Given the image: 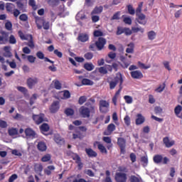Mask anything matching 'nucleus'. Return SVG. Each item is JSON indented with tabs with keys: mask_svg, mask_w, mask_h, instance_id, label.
I'll list each match as a JSON object with an SVG mask.
<instances>
[{
	"mask_svg": "<svg viewBox=\"0 0 182 182\" xmlns=\"http://www.w3.org/2000/svg\"><path fill=\"white\" fill-rule=\"evenodd\" d=\"M95 112V107L91 106L89 108L85 107H81L80 108V113L82 114V117H89L90 116V112L93 113Z\"/></svg>",
	"mask_w": 182,
	"mask_h": 182,
	"instance_id": "nucleus-1",
	"label": "nucleus"
},
{
	"mask_svg": "<svg viewBox=\"0 0 182 182\" xmlns=\"http://www.w3.org/2000/svg\"><path fill=\"white\" fill-rule=\"evenodd\" d=\"M119 82V87L123 85V75H122L120 73L117 74V76L115 77V80L114 81H111L109 82V87L110 89H114L116 87V85Z\"/></svg>",
	"mask_w": 182,
	"mask_h": 182,
	"instance_id": "nucleus-2",
	"label": "nucleus"
},
{
	"mask_svg": "<svg viewBox=\"0 0 182 182\" xmlns=\"http://www.w3.org/2000/svg\"><path fill=\"white\" fill-rule=\"evenodd\" d=\"M70 98V92L68 90H64L59 92L57 95H55V99L66 100V99Z\"/></svg>",
	"mask_w": 182,
	"mask_h": 182,
	"instance_id": "nucleus-3",
	"label": "nucleus"
},
{
	"mask_svg": "<svg viewBox=\"0 0 182 182\" xmlns=\"http://www.w3.org/2000/svg\"><path fill=\"white\" fill-rule=\"evenodd\" d=\"M109 102L106 100H101L100 102V110L102 113H107L109 112Z\"/></svg>",
	"mask_w": 182,
	"mask_h": 182,
	"instance_id": "nucleus-4",
	"label": "nucleus"
},
{
	"mask_svg": "<svg viewBox=\"0 0 182 182\" xmlns=\"http://www.w3.org/2000/svg\"><path fill=\"white\" fill-rule=\"evenodd\" d=\"M24 133L27 139H35V137H37L36 132L31 128H26Z\"/></svg>",
	"mask_w": 182,
	"mask_h": 182,
	"instance_id": "nucleus-5",
	"label": "nucleus"
},
{
	"mask_svg": "<svg viewBox=\"0 0 182 182\" xmlns=\"http://www.w3.org/2000/svg\"><path fill=\"white\" fill-rule=\"evenodd\" d=\"M115 180L117 182H126V180H127L126 173L123 172L117 173L115 175Z\"/></svg>",
	"mask_w": 182,
	"mask_h": 182,
	"instance_id": "nucleus-6",
	"label": "nucleus"
},
{
	"mask_svg": "<svg viewBox=\"0 0 182 182\" xmlns=\"http://www.w3.org/2000/svg\"><path fill=\"white\" fill-rule=\"evenodd\" d=\"M106 45V39L104 38H99L98 41L95 43V46H97L98 50H102L105 46Z\"/></svg>",
	"mask_w": 182,
	"mask_h": 182,
	"instance_id": "nucleus-7",
	"label": "nucleus"
},
{
	"mask_svg": "<svg viewBox=\"0 0 182 182\" xmlns=\"http://www.w3.org/2000/svg\"><path fill=\"white\" fill-rule=\"evenodd\" d=\"M60 105H59V101H54L50 106L49 110L50 113H56L59 110Z\"/></svg>",
	"mask_w": 182,
	"mask_h": 182,
	"instance_id": "nucleus-8",
	"label": "nucleus"
},
{
	"mask_svg": "<svg viewBox=\"0 0 182 182\" xmlns=\"http://www.w3.org/2000/svg\"><path fill=\"white\" fill-rule=\"evenodd\" d=\"M39 80L36 77H30L27 80V85L29 89H33L36 85H38Z\"/></svg>",
	"mask_w": 182,
	"mask_h": 182,
	"instance_id": "nucleus-9",
	"label": "nucleus"
},
{
	"mask_svg": "<svg viewBox=\"0 0 182 182\" xmlns=\"http://www.w3.org/2000/svg\"><path fill=\"white\" fill-rule=\"evenodd\" d=\"M117 143L121 149V153L124 154V153H126V150L124 149L126 148V140L123 138H119Z\"/></svg>",
	"mask_w": 182,
	"mask_h": 182,
	"instance_id": "nucleus-10",
	"label": "nucleus"
},
{
	"mask_svg": "<svg viewBox=\"0 0 182 182\" xmlns=\"http://www.w3.org/2000/svg\"><path fill=\"white\" fill-rule=\"evenodd\" d=\"M33 119L36 124H41L42 122L45 121V114H41L39 115H33Z\"/></svg>",
	"mask_w": 182,
	"mask_h": 182,
	"instance_id": "nucleus-11",
	"label": "nucleus"
},
{
	"mask_svg": "<svg viewBox=\"0 0 182 182\" xmlns=\"http://www.w3.org/2000/svg\"><path fill=\"white\" fill-rule=\"evenodd\" d=\"M132 79H141L143 73L140 70H134L130 73Z\"/></svg>",
	"mask_w": 182,
	"mask_h": 182,
	"instance_id": "nucleus-12",
	"label": "nucleus"
},
{
	"mask_svg": "<svg viewBox=\"0 0 182 182\" xmlns=\"http://www.w3.org/2000/svg\"><path fill=\"white\" fill-rule=\"evenodd\" d=\"M137 16L136 21L138 22V23L144 26L146 25V23H147V18H146V15L140 14L139 16Z\"/></svg>",
	"mask_w": 182,
	"mask_h": 182,
	"instance_id": "nucleus-13",
	"label": "nucleus"
},
{
	"mask_svg": "<svg viewBox=\"0 0 182 182\" xmlns=\"http://www.w3.org/2000/svg\"><path fill=\"white\" fill-rule=\"evenodd\" d=\"M71 157L73 160L75 161V163H77L78 165L80 170L82 169V167H83V164H82L80 161V157H79L77 154L73 153L71 154Z\"/></svg>",
	"mask_w": 182,
	"mask_h": 182,
	"instance_id": "nucleus-14",
	"label": "nucleus"
},
{
	"mask_svg": "<svg viewBox=\"0 0 182 182\" xmlns=\"http://www.w3.org/2000/svg\"><path fill=\"white\" fill-rule=\"evenodd\" d=\"M116 130V126L114 124H110L107 127V131L104 132L105 136H110L113 132Z\"/></svg>",
	"mask_w": 182,
	"mask_h": 182,
	"instance_id": "nucleus-15",
	"label": "nucleus"
},
{
	"mask_svg": "<svg viewBox=\"0 0 182 182\" xmlns=\"http://www.w3.org/2000/svg\"><path fill=\"white\" fill-rule=\"evenodd\" d=\"M50 87H54V89H56L57 90H60V89H62V84H60V82H59V80H54L50 84Z\"/></svg>",
	"mask_w": 182,
	"mask_h": 182,
	"instance_id": "nucleus-16",
	"label": "nucleus"
},
{
	"mask_svg": "<svg viewBox=\"0 0 182 182\" xmlns=\"http://www.w3.org/2000/svg\"><path fill=\"white\" fill-rule=\"evenodd\" d=\"M116 59V53L110 52L105 58L107 63H112Z\"/></svg>",
	"mask_w": 182,
	"mask_h": 182,
	"instance_id": "nucleus-17",
	"label": "nucleus"
},
{
	"mask_svg": "<svg viewBox=\"0 0 182 182\" xmlns=\"http://www.w3.org/2000/svg\"><path fill=\"white\" fill-rule=\"evenodd\" d=\"M145 120H146V119L141 114H138L136 115V119L135 123L137 126H139V124H143V123L145 122Z\"/></svg>",
	"mask_w": 182,
	"mask_h": 182,
	"instance_id": "nucleus-18",
	"label": "nucleus"
},
{
	"mask_svg": "<svg viewBox=\"0 0 182 182\" xmlns=\"http://www.w3.org/2000/svg\"><path fill=\"white\" fill-rule=\"evenodd\" d=\"M44 22H45V19L41 17H36V24L38 29H42V26H43Z\"/></svg>",
	"mask_w": 182,
	"mask_h": 182,
	"instance_id": "nucleus-19",
	"label": "nucleus"
},
{
	"mask_svg": "<svg viewBox=\"0 0 182 182\" xmlns=\"http://www.w3.org/2000/svg\"><path fill=\"white\" fill-rule=\"evenodd\" d=\"M175 114L179 119H182V107L181 105H178L174 109Z\"/></svg>",
	"mask_w": 182,
	"mask_h": 182,
	"instance_id": "nucleus-20",
	"label": "nucleus"
},
{
	"mask_svg": "<svg viewBox=\"0 0 182 182\" xmlns=\"http://www.w3.org/2000/svg\"><path fill=\"white\" fill-rule=\"evenodd\" d=\"M78 41L80 42H87L89 41V35L87 33H80L78 36Z\"/></svg>",
	"mask_w": 182,
	"mask_h": 182,
	"instance_id": "nucleus-21",
	"label": "nucleus"
},
{
	"mask_svg": "<svg viewBox=\"0 0 182 182\" xmlns=\"http://www.w3.org/2000/svg\"><path fill=\"white\" fill-rule=\"evenodd\" d=\"M37 148L40 151H46L48 146H46V144L45 142L40 141L37 145Z\"/></svg>",
	"mask_w": 182,
	"mask_h": 182,
	"instance_id": "nucleus-22",
	"label": "nucleus"
},
{
	"mask_svg": "<svg viewBox=\"0 0 182 182\" xmlns=\"http://www.w3.org/2000/svg\"><path fill=\"white\" fill-rule=\"evenodd\" d=\"M164 144H165L166 147H171L174 146V141L169 140L168 137L164 138Z\"/></svg>",
	"mask_w": 182,
	"mask_h": 182,
	"instance_id": "nucleus-23",
	"label": "nucleus"
},
{
	"mask_svg": "<svg viewBox=\"0 0 182 182\" xmlns=\"http://www.w3.org/2000/svg\"><path fill=\"white\" fill-rule=\"evenodd\" d=\"M4 56H5L6 58H11L12 56V53H11V47L5 46L4 48Z\"/></svg>",
	"mask_w": 182,
	"mask_h": 182,
	"instance_id": "nucleus-24",
	"label": "nucleus"
},
{
	"mask_svg": "<svg viewBox=\"0 0 182 182\" xmlns=\"http://www.w3.org/2000/svg\"><path fill=\"white\" fill-rule=\"evenodd\" d=\"M85 151L89 157H96V156H97V153L90 148L86 149Z\"/></svg>",
	"mask_w": 182,
	"mask_h": 182,
	"instance_id": "nucleus-25",
	"label": "nucleus"
},
{
	"mask_svg": "<svg viewBox=\"0 0 182 182\" xmlns=\"http://www.w3.org/2000/svg\"><path fill=\"white\" fill-rule=\"evenodd\" d=\"M97 147L100 151H101L102 154H107V149H106L105 145L100 144V142H97Z\"/></svg>",
	"mask_w": 182,
	"mask_h": 182,
	"instance_id": "nucleus-26",
	"label": "nucleus"
},
{
	"mask_svg": "<svg viewBox=\"0 0 182 182\" xmlns=\"http://www.w3.org/2000/svg\"><path fill=\"white\" fill-rule=\"evenodd\" d=\"M76 19L77 21H80V19L81 20L86 19V15L85 14V11H81L78 12L77 14L76 15Z\"/></svg>",
	"mask_w": 182,
	"mask_h": 182,
	"instance_id": "nucleus-27",
	"label": "nucleus"
},
{
	"mask_svg": "<svg viewBox=\"0 0 182 182\" xmlns=\"http://www.w3.org/2000/svg\"><path fill=\"white\" fill-rule=\"evenodd\" d=\"M18 36L22 39V41H28V39H32V36H25L23 33H22L21 31H18Z\"/></svg>",
	"mask_w": 182,
	"mask_h": 182,
	"instance_id": "nucleus-28",
	"label": "nucleus"
},
{
	"mask_svg": "<svg viewBox=\"0 0 182 182\" xmlns=\"http://www.w3.org/2000/svg\"><path fill=\"white\" fill-rule=\"evenodd\" d=\"M84 68L88 72H92L95 69V65L92 63H87L84 65Z\"/></svg>",
	"mask_w": 182,
	"mask_h": 182,
	"instance_id": "nucleus-29",
	"label": "nucleus"
},
{
	"mask_svg": "<svg viewBox=\"0 0 182 182\" xmlns=\"http://www.w3.org/2000/svg\"><path fill=\"white\" fill-rule=\"evenodd\" d=\"M126 52L127 53H134V44L133 43L128 44Z\"/></svg>",
	"mask_w": 182,
	"mask_h": 182,
	"instance_id": "nucleus-30",
	"label": "nucleus"
},
{
	"mask_svg": "<svg viewBox=\"0 0 182 182\" xmlns=\"http://www.w3.org/2000/svg\"><path fill=\"white\" fill-rule=\"evenodd\" d=\"M120 60L122 62V68H124V69H127L129 66H130V65L132 64V62L130 61L126 62L124 60V57L123 56L120 57Z\"/></svg>",
	"mask_w": 182,
	"mask_h": 182,
	"instance_id": "nucleus-31",
	"label": "nucleus"
},
{
	"mask_svg": "<svg viewBox=\"0 0 182 182\" xmlns=\"http://www.w3.org/2000/svg\"><path fill=\"white\" fill-rule=\"evenodd\" d=\"M102 11H103V7L102 6L95 7L94 10L92 11L91 15L102 14Z\"/></svg>",
	"mask_w": 182,
	"mask_h": 182,
	"instance_id": "nucleus-32",
	"label": "nucleus"
},
{
	"mask_svg": "<svg viewBox=\"0 0 182 182\" xmlns=\"http://www.w3.org/2000/svg\"><path fill=\"white\" fill-rule=\"evenodd\" d=\"M147 35H148V39H149V41H154V39H156V33L154 31H151L148 32Z\"/></svg>",
	"mask_w": 182,
	"mask_h": 182,
	"instance_id": "nucleus-33",
	"label": "nucleus"
},
{
	"mask_svg": "<svg viewBox=\"0 0 182 182\" xmlns=\"http://www.w3.org/2000/svg\"><path fill=\"white\" fill-rule=\"evenodd\" d=\"M154 161L156 164H160L161 161H163V156L161 155H155L154 156Z\"/></svg>",
	"mask_w": 182,
	"mask_h": 182,
	"instance_id": "nucleus-34",
	"label": "nucleus"
},
{
	"mask_svg": "<svg viewBox=\"0 0 182 182\" xmlns=\"http://www.w3.org/2000/svg\"><path fill=\"white\" fill-rule=\"evenodd\" d=\"M40 129H41L42 133L49 132V125L46 123H44L40 127Z\"/></svg>",
	"mask_w": 182,
	"mask_h": 182,
	"instance_id": "nucleus-35",
	"label": "nucleus"
},
{
	"mask_svg": "<svg viewBox=\"0 0 182 182\" xmlns=\"http://www.w3.org/2000/svg\"><path fill=\"white\" fill-rule=\"evenodd\" d=\"M73 139H82L83 138V135H82V133H80V132L75 130V132H74L73 134Z\"/></svg>",
	"mask_w": 182,
	"mask_h": 182,
	"instance_id": "nucleus-36",
	"label": "nucleus"
},
{
	"mask_svg": "<svg viewBox=\"0 0 182 182\" xmlns=\"http://www.w3.org/2000/svg\"><path fill=\"white\" fill-rule=\"evenodd\" d=\"M50 159H52V156H50L49 154H47L41 158V161H43V163H46L48 161H50Z\"/></svg>",
	"mask_w": 182,
	"mask_h": 182,
	"instance_id": "nucleus-37",
	"label": "nucleus"
},
{
	"mask_svg": "<svg viewBox=\"0 0 182 182\" xmlns=\"http://www.w3.org/2000/svg\"><path fill=\"white\" fill-rule=\"evenodd\" d=\"M82 83L84 85L86 86H92L93 85V81L87 79V78H85L82 80Z\"/></svg>",
	"mask_w": 182,
	"mask_h": 182,
	"instance_id": "nucleus-38",
	"label": "nucleus"
},
{
	"mask_svg": "<svg viewBox=\"0 0 182 182\" xmlns=\"http://www.w3.org/2000/svg\"><path fill=\"white\" fill-rule=\"evenodd\" d=\"M54 140L58 144H63L64 143L63 139L59 135H55L54 137Z\"/></svg>",
	"mask_w": 182,
	"mask_h": 182,
	"instance_id": "nucleus-39",
	"label": "nucleus"
},
{
	"mask_svg": "<svg viewBox=\"0 0 182 182\" xmlns=\"http://www.w3.org/2000/svg\"><path fill=\"white\" fill-rule=\"evenodd\" d=\"M132 29L134 33H137V32H140L141 33H144V28L141 27H132Z\"/></svg>",
	"mask_w": 182,
	"mask_h": 182,
	"instance_id": "nucleus-40",
	"label": "nucleus"
},
{
	"mask_svg": "<svg viewBox=\"0 0 182 182\" xmlns=\"http://www.w3.org/2000/svg\"><path fill=\"white\" fill-rule=\"evenodd\" d=\"M15 8V5L12 3H7L6 6V9L8 12H12V10Z\"/></svg>",
	"mask_w": 182,
	"mask_h": 182,
	"instance_id": "nucleus-41",
	"label": "nucleus"
},
{
	"mask_svg": "<svg viewBox=\"0 0 182 182\" xmlns=\"http://www.w3.org/2000/svg\"><path fill=\"white\" fill-rule=\"evenodd\" d=\"M141 8H143V3H140L138 6V8L136 10V16H139V15H144L141 13Z\"/></svg>",
	"mask_w": 182,
	"mask_h": 182,
	"instance_id": "nucleus-42",
	"label": "nucleus"
},
{
	"mask_svg": "<svg viewBox=\"0 0 182 182\" xmlns=\"http://www.w3.org/2000/svg\"><path fill=\"white\" fill-rule=\"evenodd\" d=\"M124 99L126 103H127V105H132V103H133V97H132L129 95H125L124 97Z\"/></svg>",
	"mask_w": 182,
	"mask_h": 182,
	"instance_id": "nucleus-43",
	"label": "nucleus"
},
{
	"mask_svg": "<svg viewBox=\"0 0 182 182\" xmlns=\"http://www.w3.org/2000/svg\"><path fill=\"white\" fill-rule=\"evenodd\" d=\"M141 161L143 164V166L146 167V166H147L149 164V158H147V156H142L141 158Z\"/></svg>",
	"mask_w": 182,
	"mask_h": 182,
	"instance_id": "nucleus-44",
	"label": "nucleus"
},
{
	"mask_svg": "<svg viewBox=\"0 0 182 182\" xmlns=\"http://www.w3.org/2000/svg\"><path fill=\"white\" fill-rule=\"evenodd\" d=\"M65 113L68 116H73V114H75V111L72 108H67L65 110Z\"/></svg>",
	"mask_w": 182,
	"mask_h": 182,
	"instance_id": "nucleus-45",
	"label": "nucleus"
},
{
	"mask_svg": "<svg viewBox=\"0 0 182 182\" xmlns=\"http://www.w3.org/2000/svg\"><path fill=\"white\" fill-rule=\"evenodd\" d=\"M165 88H166V84H162L155 90V92H156L157 93H161V92H163V90H164Z\"/></svg>",
	"mask_w": 182,
	"mask_h": 182,
	"instance_id": "nucleus-46",
	"label": "nucleus"
},
{
	"mask_svg": "<svg viewBox=\"0 0 182 182\" xmlns=\"http://www.w3.org/2000/svg\"><path fill=\"white\" fill-rule=\"evenodd\" d=\"M48 4L50 6H56V5H59V0H49Z\"/></svg>",
	"mask_w": 182,
	"mask_h": 182,
	"instance_id": "nucleus-47",
	"label": "nucleus"
},
{
	"mask_svg": "<svg viewBox=\"0 0 182 182\" xmlns=\"http://www.w3.org/2000/svg\"><path fill=\"white\" fill-rule=\"evenodd\" d=\"M9 134L10 136H16L18 134V130L15 128L9 129Z\"/></svg>",
	"mask_w": 182,
	"mask_h": 182,
	"instance_id": "nucleus-48",
	"label": "nucleus"
},
{
	"mask_svg": "<svg viewBox=\"0 0 182 182\" xmlns=\"http://www.w3.org/2000/svg\"><path fill=\"white\" fill-rule=\"evenodd\" d=\"M26 58L30 63H35V61L36 60V57L33 55H27Z\"/></svg>",
	"mask_w": 182,
	"mask_h": 182,
	"instance_id": "nucleus-49",
	"label": "nucleus"
},
{
	"mask_svg": "<svg viewBox=\"0 0 182 182\" xmlns=\"http://www.w3.org/2000/svg\"><path fill=\"white\" fill-rule=\"evenodd\" d=\"M29 6H32V8H33V9H34V11H36V9H38V6H36V2L35 1V0H30Z\"/></svg>",
	"mask_w": 182,
	"mask_h": 182,
	"instance_id": "nucleus-50",
	"label": "nucleus"
},
{
	"mask_svg": "<svg viewBox=\"0 0 182 182\" xmlns=\"http://www.w3.org/2000/svg\"><path fill=\"white\" fill-rule=\"evenodd\" d=\"M138 65L139 68H141V69H150V68H151V65H144V63H142L141 62H138Z\"/></svg>",
	"mask_w": 182,
	"mask_h": 182,
	"instance_id": "nucleus-51",
	"label": "nucleus"
},
{
	"mask_svg": "<svg viewBox=\"0 0 182 182\" xmlns=\"http://www.w3.org/2000/svg\"><path fill=\"white\" fill-rule=\"evenodd\" d=\"M98 72L102 75H106L107 73V70L105 66L98 68Z\"/></svg>",
	"mask_w": 182,
	"mask_h": 182,
	"instance_id": "nucleus-52",
	"label": "nucleus"
},
{
	"mask_svg": "<svg viewBox=\"0 0 182 182\" xmlns=\"http://www.w3.org/2000/svg\"><path fill=\"white\" fill-rule=\"evenodd\" d=\"M84 58H85L87 60H91V59H93V53H86L84 55Z\"/></svg>",
	"mask_w": 182,
	"mask_h": 182,
	"instance_id": "nucleus-53",
	"label": "nucleus"
},
{
	"mask_svg": "<svg viewBox=\"0 0 182 182\" xmlns=\"http://www.w3.org/2000/svg\"><path fill=\"white\" fill-rule=\"evenodd\" d=\"M127 9L130 15H134V14H136V11H134V9H133V6L132 5H129L127 6Z\"/></svg>",
	"mask_w": 182,
	"mask_h": 182,
	"instance_id": "nucleus-54",
	"label": "nucleus"
},
{
	"mask_svg": "<svg viewBox=\"0 0 182 182\" xmlns=\"http://www.w3.org/2000/svg\"><path fill=\"white\" fill-rule=\"evenodd\" d=\"M9 43H11L12 45H15V43H16V38L15 36H14V35L10 36Z\"/></svg>",
	"mask_w": 182,
	"mask_h": 182,
	"instance_id": "nucleus-55",
	"label": "nucleus"
},
{
	"mask_svg": "<svg viewBox=\"0 0 182 182\" xmlns=\"http://www.w3.org/2000/svg\"><path fill=\"white\" fill-rule=\"evenodd\" d=\"M5 27L7 31H12V23H11V21H7L5 23Z\"/></svg>",
	"mask_w": 182,
	"mask_h": 182,
	"instance_id": "nucleus-56",
	"label": "nucleus"
},
{
	"mask_svg": "<svg viewBox=\"0 0 182 182\" xmlns=\"http://www.w3.org/2000/svg\"><path fill=\"white\" fill-rule=\"evenodd\" d=\"M124 22L127 25H130L132 23V18L129 16L124 17Z\"/></svg>",
	"mask_w": 182,
	"mask_h": 182,
	"instance_id": "nucleus-57",
	"label": "nucleus"
},
{
	"mask_svg": "<svg viewBox=\"0 0 182 182\" xmlns=\"http://www.w3.org/2000/svg\"><path fill=\"white\" fill-rule=\"evenodd\" d=\"M120 17V11H117V13H115L113 16L112 17V20L114 21V20H117L119 19Z\"/></svg>",
	"mask_w": 182,
	"mask_h": 182,
	"instance_id": "nucleus-58",
	"label": "nucleus"
},
{
	"mask_svg": "<svg viewBox=\"0 0 182 182\" xmlns=\"http://www.w3.org/2000/svg\"><path fill=\"white\" fill-rule=\"evenodd\" d=\"M38 95L36 94H33V96L30 99V105H33L35 103V100H36Z\"/></svg>",
	"mask_w": 182,
	"mask_h": 182,
	"instance_id": "nucleus-59",
	"label": "nucleus"
},
{
	"mask_svg": "<svg viewBox=\"0 0 182 182\" xmlns=\"http://www.w3.org/2000/svg\"><path fill=\"white\" fill-rule=\"evenodd\" d=\"M124 121L125 124H127V126H130V117L127 115L124 117Z\"/></svg>",
	"mask_w": 182,
	"mask_h": 182,
	"instance_id": "nucleus-60",
	"label": "nucleus"
},
{
	"mask_svg": "<svg viewBox=\"0 0 182 182\" xmlns=\"http://www.w3.org/2000/svg\"><path fill=\"white\" fill-rule=\"evenodd\" d=\"M36 56L38 59H45V55L41 51L37 52Z\"/></svg>",
	"mask_w": 182,
	"mask_h": 182,
	"instance_id": "nucleus-61",
	"label": "nucleus"
},
{
	"mask_svg": "<svg viewBox=\"0 0 182 182\" xmlns=\"http://www.w3.org/2000/svg\"><path fill=\"white\" fill-rule=\"evenodd\" d=\"M92 15V22H98V21L100 19L99 16H96L95 14H91Z\"/></svg>",
	"mask_w": 182,
	"mask_h": 182,
	"instance_id": "nucleus-62",
	"label": "nucleus"
},
{
	"mask_svg": "<svg viewBox=\"0 0 182 182\" xmlns=\"http://www.w3.org/2000/svg\"><path fill=\"white\" fill-rule=\"evenodd\" d=\"M86 97L85 96H82L80 97L78 103L79 105H83V103H85V102H86Z\"/></svg>",
	"mask_w": 182,
	"mask_h": 182,
	"instance_id": "nucleus-63",
	"label": "nucleus"
},
{
	"mask_svg": "<svg viewBox=\"0 0 182 182\" xmlns=\"http://www.w3.org/2000/svg\"><path fill=\"white\" fill-rule=\"evenodd\" d=\"M130 181L131 182H140V180L139 179V178H137L134 176H132L130 178Z\"/></svg>",
	"mask_w": 182,
	"mask_h": 182,
	"instance_id": "nucleus-64",
	"label": "nucleus"
}]
</instances>
